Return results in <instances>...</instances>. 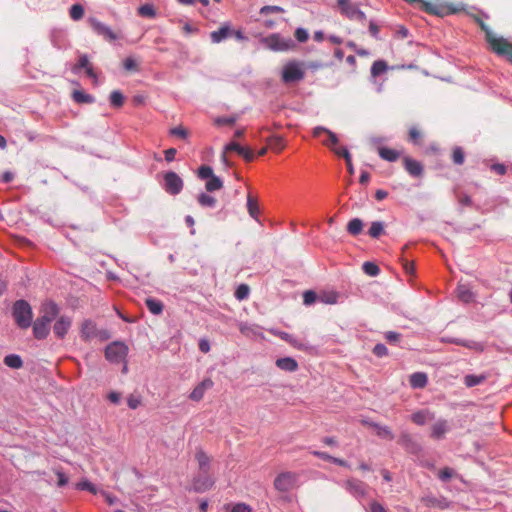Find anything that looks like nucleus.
<instances>
[{"label": "nucleus", "mask_w": 512, "mask_h": 512, "mask_svg": "<svg viewBox=\"0 0 512 512\" xmlns=\"http://www.w3.org/2000/svg\"><path fill=\"white\" fill-rule=\"evenodd\" d=\"M42 315L33 323V335L36 339H45L50 332V323L59 313L58 305L53 301L43 303L41 307Z\"/></svg>", "instance_id": "1"}, {"label": "nucleus", "mask_w": 512, "mask_h": 512, "mask_svg": "<svg viewBox=\"0 0 512 512\" xmlns=\"http://www.w3.org/2000/svg\"><path fill=\"white\" fill-rule=\"evenodd\" d=\"M480 25L486 33V39L491 49L496 54L505 57L512 63V43L502 37H497L485 23L480 22Z\"/></svg>", "instance_id": "2"}, {"label": "nucleus", "mask_w": 512, "mask_h": 512, "mask_svg": "<svg viewBox=\"0 0 512 512\" xmlns=\"http://www.w3.org/2000/svg\"><path fill=\"white\" fill-rule=\"evenodd\" d=\"M12 315L16 324L27 329L31 326L33 320V312L30 304L26 300H17L12 307Z\"/></svg>", "instance_id": "3"}, {"label": "nucleus", "mask_w": 512, "mask_h": 512, "mask_svg": "<svg viewBox=\"0 0 512 512\" xmlns=\"http://www.w3.org/2000/svg\"><path fill=\"white\" fill-rule=\"evenodd\" d=\"M261 42L266 48L272 51H289L296 47L294 40L290 37H282L278 33L270 34L262 38Z\"/></svg>", "instance_id": "4"}, {"label": "nucleus", "mask_w": 512, "mask_h": 512, "mask_svg": "<svg viewBox=\"0 0 512 512\" xmlns=\"http://www.w3.org/2000/svg\"><path fill=\"white\" fill-rule=\"evenodd\" d=\"M340 13L350 21H356L365 24L366 14L359 8L357 3L351 0H337Z\"/></svg>", "instance_id": "5"}, {"label": "nucleus", "mask_w": 512, "mask_h": 512, "mask_svg": "<svg viewBox=\"0 0 512 512\" xmlns=\"http://www.w3.org/2000/svg\"><path fill=\"white\" fill-rule=\"evenodd\" d=\"M128 354V346L120 341H114L107 345L105 357L110 363L118 364L125 360Z\"/></svg>", "instance_id": "6"}, {"label": "nucleus", "mask_w": 512, "mask_h": 512, "mask_svg": "<svg viewBox=\"0 0 512 512\" xmlns=\"http://www.w3.org/2000/svg\"><path fill=\"white\" fill-rule=\"evenodd\" d=\"M87 22L89 23L92 31L102 37L105 41L113 42L119 39V35L112 30L110 26L101 22L96 17H88Z\"/></svg>", "instance_id": "7"}, {"label": "nucleus", "mask_w": 512, "mask_h": 512, "mask_svg": "<svg viewBox=\"0 0 512 512\" xmlns=\"http://www.w3.org/2000/svg\"><path fill=\"white\" fill-rule=\"evenodd\" d=\"M305 72L303 65L297 61L288 62L282 70V80L284 83H294L303 80Z\"/></svg>", "instance_id": "8"}, {"label": "nucleus", "mask_w": 512, "mask_h": 512, "mask_svg": "<svg viewBox=\"0 0 512 512\" xmlns=\"http://www.w3.org/2000/svg\"><path fill=\"white\" fill-rule=\"evenodd\" d=\"M298 475L295 472H282L274 480V487L279 492H289L296 485Z\"/></svg>", "instance_id": "9"}, {"label": "nucleus", "mask_w": 512, "mask_h": 512, "mask_svg": "<svg viewBox=\"0 0 512 512\" xmlns=\"http://www.w3.org/2000/svg\"><path fill=\"white\" fill-rule=\"evenodd\" d=\"M164 189L171 195H178L183 189V180L177 173L169 171L164 175Z\"/></svg>", "instance_id": "10"}, {"label": "nucleus", "mask_w": 512, "mask_h": 512, "mask_svg": "<svg viewBox=\"0 0 512 512\" xmlns=\"http://www.w3.org/2000/svg\"><path fill=\"white\" fill-rule=\"evenodd\" d=\"M226 152H236L241 155L246 161L254 159V153L250 148L243 147L235 141H231L224 147V152L221 156L222 161L227 164Z\"/></svg>", "instance_id": "11"}, {"label": "nucleus", "mask_w": 512, "mask_h": 512, "mask_svg": "<svg viewBox=\"0 0 512 512\" xmlns=\"http://www.w3.org/2000/svg\"><path fill=\"white\" fill-rule=\"evenodd\" d=\"M342 486L356 498H363L366 495V486L358 479H348L342 483Z\"/></svg>", "instance_id": "12"}, {"label": "nucleus", "mask_w": 512, "mask_h": 512, "mask_svg": "<svg viewBox=\"0 0 512 512\" xmlns=\"http://www.w3.org/2000/svg\"><path fill=\"white\" fill-rule=\"evenodd\" d=\"M72 325V319L68 316H60L53 326V332L56 337L63 339Z\"/></svg>", "instance_id": "13"}, {"label": "nucleus", "mask_w": 512, "mask_h": 512, "mask_svg": "<svg viewBox=\"0 0 512 512\" xmlns=\"http://www.w3.org/2000/svg\"><path fill=\"white\" fill-rule=\"evenodd\" d=\"M213 385L214 383L210 378H205L192 390L189 395V399L195 402L202 400L205 392L211 389Z\"/></svg>", "instance_id": "14"}, {"label": "nucleus", "mask_w": 512, "mask_h": 512, "mask_svg": "<svg viewBox=\"0 0 512 512\" xmlns=\"http://www.w3.org/2000/svg\"><path fill=\"white\" fill-rule=\"evenodd\" d=\"M97 331L96 323L90 319H86L81 324L80 336L84 341L88 342L96 338Z\"/></svg>", "instance_id": "15"}, {"label": "nucleus", "mask_w": 512, "mask_h": 512, "mask_svg": "<svg viewBox=\"0 0 512 512\" xmlns=\"http://www.w3.org/2000/svg\"><path fill=\"white\" fill-rule=\"evenodd\" d=\"M323 133L326 134L328 137L327 140L322 141L323 145L332 147V146H335L338 144V142H339L338 136L331 130L327 129L324 126H316L313 128L312 134L314 137L319 138L321 136V134H323Z\"/></svg>", "instance_id": "16"}, {"label": "nucleus", "mask_w": 512, "mask_h": 512, "mask_svg": "<svg viewBox=\"0 0 512 512\" xmlns=\"http://www.w3.org/2000/svg\"><path fill=\"white\" fill-rule=\"evenodd\" d=\"M81 69H85L86 74L90 78H96V74L94 73L93 67L89 62L88 56L83 54L79 57L77 64L73 67L72 71L74 73H78Z\"/></svg>", "instance_id": "17"}, {"label": "nucleus", "mask_w": 512, "mask_h": 512, "mask_svg": "<svg viewBox=\"0 0 512 512\" xmlns=\"http://www.w3.org/2000/svg\"><path fill=\"white\" fill-rule=\"evenodd\" d=\"M214 484V481L204 474L203 476H198L193 480V490L196 492H205L209 490Z\"/></svg>", "instance_id": "18"}, {"label": "nucleus", "mask_w": 512, "mask_h": 512, "mask_svg": "<svg viewBox=\"0 0 512 512\" xmlns=\"http://www.w3.org/2000/svg\"><path fill=\"white\" fill-rule=\"evenodd\" d=\"M404 165L406 171L413 177H419L423 173V166L422 164L414 159H411L409 157H405L404 159Z\"/></svg>", "instance_id": "19"}, {"label": "nucleus", "mask_w": 512, "mask_h": 512, "mask_svg": "<svg viewBox=\"0 0 512 512\" xmlns=\"http://www.w3.org/2000/svg\"><path fill=\"white\" fill-rule=\"evenodd\" d=\"M449 430L448 422L444 419L438 420L432 426L431 437L437 440L443 439Z\"/></svg>", "instance_id": "20"}, {"label": "nucleus", "mask_w": 512, "mask_h": 512, "mask_svg": "<svg viewBox=\"0 0 512 512\" xmlns=\"http://www.w3.org/2000/svg\"><path fill=\"white\" fill-rule=\"evenodd\" d=\"M276 366L286 372H295L298 369L297 361L292 357H283L276 360Z\"/></svg>", "instance_id": "21"}, {"label": "nucleus", "mask_w": 512, "mask_h": 512, "mask_svg": "<svg viewBox=\"0 0 512 512\" xmlns=\"http://www.w3.org/2000/svg\"><path fill=\"white\" fill-rule=\"evenodd\" d=\"M409 383L412 388H424L428 383L427 374L424 372H415L410 375Z\"/></svg>", "instance_id": "22"}, {"label": "nucleus", "mask_w": 512, "mask_h": 512, "mask_svg": "<svg viewBox=\"0 0 512 512\" xmlns=\"http://www.w3.org/2000/svg\"><path fill=\"white\" fill-rule=\"evenodd\" d=\"M435 418L434 413L429 410H420L411 415V420L417 425H424L427 421Z\"/></svg>", "instance_id": "23"}, {"label": "nucleus", "mask_w": 512, "mask_h": 512, "mask_svg": "<svg viewBox=\"0 0 512 512\" xmlns=\"http://www.w3.org/2000/svg\"><path fill=\"white\" fill-rule=\"evenodd\" d=\"M457 296L464 303H470L474 300V293L466 284H459L457 287Z\"/></svg>", "instance_id": "24"}, {"label": "nucleus", "mask_w": 512, "mask_h": 512, "mask_svg": "<svg viewBox=\"0 0 512 512\" xmlns=\"http://www.w3.org/2000/svg\"><path fill=\"white\" fill-rule=\"evenodd\" d=\"M449 343L460 345L475 351H483V345L473 340H466L460 338H451L448 340Z\"/></svg>", "instance_id": "25"}, {"label": "nucleus", "mask_w": 512, "mask_h": 512, "mask_svg": "<svg viewBox=\"0 0 512 512\" xmlns=\"http://www.w3.org/2000/svg\"><path fill=\"white\" fill-rule=\"evenodd\" d=\"M232 34V31L228 26H222L218 30L213 31L210 34L211 41L213 43H220L223 40L227 39Z\"/></svg>", "instance_id": "26"}, {"label": "nucleus", "mask_w": 512, "mask_h": 512, "mask_svg": "<svg viewBox=\"0 0 512 512\" xmlns=\"http://www.w3.org/2000/svg\"><path fill=\"white\" fill-rule=\"evenodd\" d=\"M195 457L198 461L200 471L203 474H207L210 467L209 456L203 450L200 449L196 452Z\"/></svg>", "instance_id": "27"}, {"label": "nucleus", "mask_w": 512, "mask_h": 512, "mask_svg": "<svg viewBox=\"0 0 512 512\" xmlns=\"http://www.w3.org/2000/svg\"><path fill=\"white\" fill-rule=\"evenodd\" d=\"M271 332L274 335L280 337L282 340H284V341L288 342L289 344H291L293 347L298 348V349H302L303 348L302 343L297 338H295L293 335H291V334H289L287 332L278 331V330H272Z\"/></svg>", "instance_id": "28"}, {"label": "nucleus", "mask_w": 512, "mask_h": 512, "mask_svg": "<svg viewBox=\"0 0 512 512\" xmlns=\"http://www.w3.org/2000/svg\"><path fill=\"white\" fill-rule=\"evenodd\" d=\"M72 98L79 104H91L95 102V98L82 90H75L72 93Z\"/></svg>", "instance_id": "29"}, {"label": "nucleus", "mask_w": 512, "mask_h": 512, "mask_svg": "<svg viewBox=\"0 0 512 512\" xmlns=\"http://www.w3.org/2000/svg\"><path fill=\"white\" fill-rule=\"evenodd\" d=\"M378 154L382 159L389 162H395L400 156L398 151L387 147H379Z\"/></svg>", "instance_id": "30"}, {"label": "nucleus", "mask_w": 512, "mask_h": 512, "mask_svg": "<svg viewBox=\"0 0 512 512\" xmlns=\"http://www.w3.org/2000/svg\"><path fill=\"white\" fill-rule=\"evenodd\" d=\"M370 426L376 430V433L379 437L388 440L394 439V434L388 426H383L374 422L370 423Z\"/></svg>", "instance_id": "31"}, {"label": "nucleus", "mask_w": 512, "mask_h": 512, "mask_svg": "<svg viewBox=\"0 0 512 512\" xmlns=\"http://www.w3.org/2000/svg\"><path fill=\"white\" fill-rule=\"evenodd\" d=\"M363 229V221L359 218L351 219L347 224V231L353 236L359 235Z\"/></svg>", "instance_id": "32"}, {"label": "nucleus", "mask_w": 512, "mask_h": 512, "mask_svg": "<svg viewBox=\"0 0 512 512\" xmlns=\"http://www.w3.org/2000/svg\"><path fill=\"white\" fill-rule=\"evenodd\" d=\"M145 303H146L148 310L152 314L159 315L162 313L164 306L161 301L154 299V298H147Z\"/></svg>", "instance_id": "33"}, {"label": "nucleus", "mask_w": 512, "mask_h": 512, "mask_svg": "<svg viewBox=\"0 0 512 512\" xmlns=\"http://www.w3.org/2000/svg\"><path fill=\"white\" fill-rule=\"evenodd\" d=\"M4 364L12 369H20L23 366V361L19 355L9 354L5 356Z\"/></svg>", "instance_id": "34"}, {"label": "nucleus", "mask_w": 512, "mask_h": 512, "mask_svg": "<svg viewBox=\"0 0 512 512\" xmlns=\"http://www.w3.org/2000/svg\"><path fill=\"white\" fill-rule=\"evenodd\" d=\"M198 203L202 207L214 208L216 206L217 200L215 197L208 195L206 193H200L197 197Z\"/></svg>", "instance_id": "35"}, {"label": "nucleus", "mask_w": 512, "mask_h": 512, "mask_svg": "<svg viewBox=\"0 0 512 512\" xmlns=\"http://www.w3.org/2000/svg\"><path fill=\"white\" fill-rule=\"evenodd\" d=\"M486 380V376L481 375H474V374H468L464 377V383L467 387H474L481 383H483Z\"/></svg>", "instance_id": "36"}, {"label": "nucleus", "mask_w": 512, "mask_h": 512, "mask_svg": "<svg viewBox=\"0 0 512 512\" xmlns=\"http://www.w3.org/2000/svg\"><path fill=\"white\" fill-rule=\"evenodd\" d=\"M125 97L119 90H114L109 96V101L112 107L120 108L124 104Z\"/></svg>", "instance_id": "37"}, {"label": "nucleus", "mask_w": 512, "mask_h": 512, "mask_svg": "<svg viewBox=\"0 0 512 512\" xmlns=\"http://www.w3.org/2000/svg\"><path fill=\"white\" fill-rule=\"evenodd\" d=\"M388 70V65L384 60H376L371 66V75L379 76Z\"/></svg>", "instance_id": "38"}, {"label": "nucleus", "mask_w": 512, "mask_h": 512, "mask_svg": "<svg viewBox=\"0 0 512 512\" xmlns=\"http://www.w3.org/2000/svg\"><path fill=\"white\" fill-rule=\"evenodd\" d=\"M222 187H223V182L216 175H214L209 180H207V182L205 184V188L208 192L220 190Z\"/></svg>", "instance_id": "39"}, {"label": "nucleus", "mask_w": 512, "mask_h": 512, "mask_svg": "<svg viewBox=\"0 0 512 512\" xmlns=\"http://www.w3.org/2000/svg\"><path fill=\"white\" fill-rule=\"evenodd\" d=\"M247 209L249 215L258 220L259 207L257 201L251 195H248L247 197Z\"/></svg>", "instance_id": "40"}, {"label": "nucleus", "mask_w": 512, "mask_h": 512, "mask_svg": "<svg viewBox=\"0 0 512 512\" xmlns=\"http://www.w3.org/2000/svg\"><path fill=\"white\" fill-rule=\"evenodd\" d=\"M384 232V223L381 221H375L371 223L368 234L372 238H378Z\"/></svg>", "instance_id": "41"}, {"label": "nucleus", "mask_w": 512, "mask_h": 512, "mask_svg": "<svg viewBox=\"0 0 512 512\" xmlns=\"http://www.w3.org/2000/svg\"><path fill=\"white\" fill-rule=\"evenodd\" d=\"M250 288L247 284H240L235 290V298L243 301L249 297Z\"/></svg>", "instance_id": "42"}, {"label": "nucleus", "mask_w": 512, "mask_h": 512, "mask_svg": "<svg viewBox=\"0 0 512 512\" xmlns=\"http://www.w3.org/2000/svg\"><path fill=\"white\" fill-rule=\"evenodd\" d=\"M71 19L78 21L84 16V8L81 4H74L69 11Z\"/></svg>", "instance_id": "43"}, {"label": "nucleus", "mask_w": 512, "mask_h": 512, "mask_svg": "<svg viewBox=\"0 0 512 512\" xmlns=\"http://www.w3.org/2000/svg\"><path fill=\"white\" fill-rule=\"evenodd\" d=\"M362 268L367 275L372 277H375L380 273L379 267L373 262H364Z\"/></svg>", "instance_id": "44"}, {"label": "nucleus", "mask_w": 512, "mask_h": 512, "mask_svg": "<svg viewBox=\"0 0 512 512\" xmlns=\"http://www.w3.org/2000/svg\"><path fill=\"white\" fill-rule=\"evenodd\" d=\"M138 14L143 17L153 18L156 16L154 6L152 4H144L138 8Z\"/></svg>", "instance_id": "45"}, {"label": "nucleus", "mask_w": 512, "mask_h": 512, "mask_svg": "<svg viewBox=\"0 0 512 512\" xmlns=\"http://www.w3.org/2000/svg\"><path fill=\"white\" fill-rule=\"evenodd\" d=\"M76 488L81 491H89L92 494H97L98 490L93 483L89 480H82L76 484Z\"/></svg>", "instance_id": "46"}, {"label": "nucleus", "mask_w": 512, "mask_h": 512, "mask_svg": "<svg viewBox=\"0 0 512 512\" xmlns=\"http://www.w3.org/2000/svg\"><path fill=\"white\" fill-rule=\"evenodd\" d=\"M452 160L456 165H462L464 163L465 155L461 147H455L453 149Z\"/></svg>", "instance_id": "47"}, {"label": "nucleus", "mask_w": 512, "mask_h": 512, "mask_svg": "<svg viewBox=\"0 0 512 512\" xmlns=\"http://www.w3.org/2000/svg\"><path fill=\"white\" fill-rule=\"evenodd\" d=\"M214 176L213 169L210 166L202 165L198 169V177L202 180H209Z\"/></svg>", "instance_id": "48"}, {"label": "nucleus", "mask_w": 512, "mask_h": 512, "mask_svg": "<svg viewBox=\"0 0 512 512\" xmlns=\"http://www.w3.org/2000/svg\"><path fill=\"white\" fill-rule=\"evenodd\" d=\"M337 299L338 294L335 292L325 293L319 296V301L324 304H335L337 302Z\"/></svg>", "instance_id": "49"}, {"label": "nucleus", "mask_w": 512, "mask_h": 512, "mask_svg": "<svg viewBox=\"0 0 512 512\" xmlns=\"http://www.w3.org/2000/svg\"><path fill=\"white\" fill-rule=\"evenodd\" d=\"M317 299L319 300V296L312 290L305 291L303 294V303L307 306L315 303Z\"/></svg>", "instance_id": "50"}, {"label": "nucleus", "mask_w": 512, "mask_h": 512, "mask_svg": "<svg viewBox=\"0 0 512 512\" xmlns=\"http://www.w3.org/2000/svg\"><path fill=\"white\" fill-rule=\"evenodd\" d=\"M455 474L454 470L449 468V467H445L443 468L442 470H440L438 476H439V479L443 482H446L448 481L449 479H451L453 477V475Z\"/></svg>", "instance_id": "51"}, {"label": "nucleus", "mask_w": 512, "mask_h": 512, "mask_svg": "<svg viewBox=\"0 0 512 512\" xmlns=\"http://www.w3.org/2000/svg\"><path fill=\"white\" fill-rule=\"evenodd\" d=\"M373 354L380 358L385 357L388 355V349L384 344L378 343L373 348Z\"/></svg>", "instance_id": "52"}, {"label": "nucleus", "mask_w": 512, "mask_h": 512, "mask_svg": "<svg viewBox=\"0 0 512 512\" xmlns=\"http://www.w3.org/2000/svg\"><path fill=\"white\" fill-rule=\"evenodd\" d=\"M280 12H284V9L280 6H272V5H267V6H263L261 9H260V14H263V15H267L269 13H280Z\"/></svg>", "instance_id": "53"}, {"label": "nucleus", "mask_w": 512, "mask_h": 512, "mask_svg": "<svg viewBox=\"0 0 512 512\" xmlns=\"http://www.w3.org/2000/svg\"><path fill=\"white\" fill-rule=\"evenodd\" d=\"M384 337L389 343L396 344L401 339V334L395 331H388L384 334Z\"/></svg>", "instance_id": "54"}, {"label": "nucleus", "mask_w": 512, "mask_h": 512, "mask_svg": "<svg viewBox=\"0 0 512 512\" xmlns=\"http://www.w3.org/2000/svg\"><path fill=\"white\" fill-rule=\"evenodd\" d=\"M295 37L299 42L303 43L308 40L309 34L306 29L299 27L295 31Z\"/></svg>", "instance_id": "55"}, {"label": "nucleus", "mask_w": 512, "mask_h": 512, "mask_svg": "<svg viewBox=\"0 0 512 512\" xmlns=\"http://www.w3.org/2000/svg\"><path fill=\"white\" fill-rule=\"evenodd\" d=\"M239 330L242 334L249 335V334L255 332V326L250 325L249 323H246V322H241L239 324Z\"/></svg>", "instance_id": "56"}, {"label": "nucleus", "mask_w": 512, "mask_h": 512, "mask_svg": "<svg viewBox=\"0 0 512 512\" xmlns=\"http://www.w3.org/2000/svg\"><path fill=\"white\" fill-rule=\"evenodd\" d=\"M270 147L274 150L281 151L284 148L283 139L281 137H274L270 141Z\"/></svg>", "instance_id": "57"}, {"label": "nucleus", "mask_w": 512, "mask_h": 512, "mask_svg": "<svg viewBox=\"0 0 512 512\" xmlns=\"http://www.w3.org/2000/svg\"><path fill=\"white\" fill-rule=\"evenodd\" d=\"M170 134L173 136L181 137L183 139L187 138V136H188L187 131L181 126L172 128L170 130Z\"/></svg>", "instance_id": "58"}, {"label": "nucleus", "mask_w": 512, "mask_h": 512, "mask_svg": "<svg viewBox=\"0 0 512 512\" xmlns=\"http://www.w3.org/2000/svg\"><path fill=\"white\" fill-rule=\"evenodd\" d=\"M141 403V399L138 396L130 395L127 398V404L130 409H136Z\"/></svg>", "instance_id": "59"}, {"label": "nucleus", "mask_w": 512, "mask_h": 512, "mask_svg": "<svg viewBox=\"0 0 512 512\" xmlns=\"http://www.w3.org/2000/svg\"><path fill=\"white\" fill-rule=\"evenodd\" d=\"M420 136H421V134H420V132L418 131L417 128H415V127L410 128V130H409V140L411 142H413L414 144H418V140H419Z\"/></svg>", "instance_id": "60"}, {"label": "nucleus", "mask_w": 512, "mask_h": 512, "mask_svg": "<svg viewBox=\"0 0 512 512\" xmlns=\"http://www.w3.org/2000/svg\"><path fill=\"white\" fill-rule=\"evenodd\" d=\"M56 475L58 477V482H57L58 487H63L68 483V477L66 476V474L64 472L57 470Z\"/></svg>", "instance_id": "61"}, {"label": "nucleus", "mask_w": 512, "mask_h": 512, "mask_svg": "<svg viewBox=\"0 0 512 512\" xmlns=\"http://www.w3.org/2000/svg\"><path fill=\"white\" fill-rule=\"evenodd\" d=\"M96 338H98L100 341H106L111 338V334L107 329H98Z\"/></svg>", "instance_id": "62"}, {"label": "nucleus", "mask_w": 512, "mask_h": 512, "mask_svg": "<svg viewBox=\"0 0 512 512\" xmlns=\"http://www.w3.org/2000/svg\"><path fill=\"white\" fill-rule=\"evenodd\" d=\"M369 512H387L384 506L376 501L370 504Z\"/></svg>", "instance_id": "63"}, {"label": "nucleus", "mask_w": 512, "mask_h": 512, "mask_svg": "<svg viewBox=\"0 0 512 512\" xmlns=\"http://www.w3.org/2000/svg\"><path fill=\"white\" fill-rule=\"evenodd\" d=\"M232 512H252V511L248 505H246L244 503H238L233 507Z\"/></svg>", "instance_id": "64"}]
</instances>
